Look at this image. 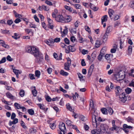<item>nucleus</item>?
Segmentation results:
<instances>
[{
  "label": "nucleus",
  "mask_w": 134,
  "mask_h": 134,
  "mask_svg": "<svg viewBox=\"0 0 134 134\" xmlns=\"http://www.w3.org/2000/svg\"><path fill=\"white\" fill-rule=\"evenodd\" d=\"M85 28L86 31H88L89 33L91 32L90 29L88 26H85Z\"/></svg>",
  "instance_id": "6e6d98bb"
},
{
  "label": "nucleus",
  "mask_w": 134,
  "mask_h": 134,
  "mask_svg": "<svg viewBox=\"0 0 134 134\" xmlns=\"http://www.w3.org/2000/svg\"><path fill=\"white\" fill-rule=\"evenodd\" d=\"M100 129L102 132H107V131L108 130V126L106 124H102L100 126Z\"/></svg>",
  "instance_id": "0eeeda50"
},
{
  "label": "nucleus",
  "mask_w": 134,
  "mask_h": 134,
  "mask_svg": "<svg viewBox=\"0 0 134 134\" xmlns=\"http://www.w3.org/2000/svg\"><path fill=\"white\" fill-rule=\"evenodd\" d=\"M71 16H68L67 17L65 18L63 15H59V22L62 23H68L70 22L72 20Z\"/></svg>",
  "instance_id": "7ed1b4c3"
},
{
  "label": "nucleus",
  "mask_w": 134,
  "mask_h": 134,
  "mask_svg": "<svg viewBox=\"0 0 134 134\" xmlns=\"http://www.w3.org/2000/svg\"><path fill=\"white\" fill-rule=\"evenodd\" d=\"M12 37L14 39L16 40L19 38V34L17 33H14V35L12 36Z\"/></svg>",
  "instance_id": "2f4dec72"
},
{
  "label": "nucleus",
  "mask_w": 134,
  "mask_h": 134,
  "mask_svg": "<svg viewBox=\"0 0 134 134\" xmlns=\"http://www.w3.org/2000/svg\"><path fill=\"white\" fill-rule=\"evenodd\" d=\"M94 68V65L93 64H92L90 66L88 72V75L90 76L93 71Z\"/></svg>",
  "instance_id": "f8f14e48"
},
{
  "label": "nucleus",
  "mask_w": 134,
  "mask_h": 134,
  "mask_svg": "<svg viewBox=\"0 0 134 134\" xmlns=\"http://www.w3.org/2000/svg\"><path fill=\"white\" fill-rule=\"evenodd\" d=\"M132 47L131 46H129L128 48V52L129 54H130L132 52Z\"/></svg>",
  "instance_id": "a19ab883"
},
{
  "label": "nucleus",
  "mask_w": 134,
  "mask_h": 134,
  "mask_svg": "<svg viewBox=\"0 0 134 134\" xmlns=\"http://www.w3.org/2000/svg\"><path fill=\"white\" fill-rule=\"evenodd\" d=\"M21 21V20L19 18H17L14 21V22L16 23H18Z\"/></svg>",
  "instance_id": "69168bd1"
},
{
  "label": "nucleus",
  "mask_w": 134,
  "mask_h": 134,
  "mask_svg": "<svg viewBox=\"0 0 134 134\" xmlns=\"http://www.w3.org/2000/svg\"><path fill=\"white\" fill-rule=\"evenodd\" d=\"M79 23V22L78 21H77L75 23L74 25L75 28L78 27L79 25L78 24Z\"/></svg>",
  "instance_id": "338daca9"
},
{
  "label": "nucleus",
  "mask_w": 134,
  "mask_h": 134,
  "mask_svg": "<svg viewBox=\"0 0 134 134\" xmlns=\"http://www.w3.org/2000/svg\"><path fill=\"white\" fill-rule=\"evenodd\" d=\"M45 3L47 5H52V2L48 1L47 0H46L45 1Z\"/></svg>",
  "instance_id": "680f3d73"
},
{
  "label": "nucleus",
  "mask_w": 134,
  "mask_h": 134,
  "mask_svg": "<svg viewBox=\"0 0 134 134\" xmlns=\"http://www.w3.org/2000/svg\"><path fill=\"white\" fill-rule=\"evenodd\" d=\"M30 132L32 133H35L36 131V130L34 128H31L29 130Z\"/></svg>",
  "instance_id": "e433bc0d"
},
{
  "label": "nucleus",
  "mask_w": 134,
  "mask_h": 134,
  "mask_svg": "<svg viewBox=\"0 0 134 134\" xmlns=\"http://www.w3.org/2000/svg\"><path fill=\"white\" fill-rule=\"evenodd\" d=\"M6 61V58L5 57L3 58L0 61V64L5 62Z\"/></svg>",
  "instance_id": "de8ad7c7"
},
{
  "label": "nucleus",
  "mask_w": 134,
  "mask_h": 134,
  "mask_svg": "<svg viewBox=\"0 0 134 134\" xmlns=\"http://www.w3.org/2000/svg\"><path fill=\"white\" fill-rule=\"evenodd\" d=\"M2 46L6 48H9V47L8 45L7 44H6L4 42V43H3L2 44Z\"/></svg>",
  "instance_id": "8fccbe9b"
},
{
  "label": "nucleus",
  "mask_w": 134,
  "mask_h": 134,
  "mask_svg": "<svg viewBox=\"0 0 134 134\" xmlns=\"http://www.w3.org/2000/svg\"><path fill=\"white\" fill-rule=\"evenodd\" d=\"M21 125L23 127L24 129H26L27 128V127L25 125L24 123L22 121H21Z\"/></svg>",
  "instance_id": "603ef678"
},
{
  "label": "nucleus",
  "mask_w": 134,
  "mask_h": 134,
  "mask_svg": "<svg viewBox=\"0 0 134 134\" xmlns=\"http://www.w3.org/2000/svg\"><path fill=\"white\" fill-rule=\"evenodd\" d=\"M126 120L128 122H132L134 119L131 117H129L126 119Z\"/></svg>",
  "instance_id": "7c9ffc66"
},
{
  "label": "nucleus",
  "mask_w": 134,
  "mask_h": 134,
  "mask_svg": "<svg viewBox=\"0 0 134 134\" xmlns=\"http://www.w3.org/2000/svg\"><path fill=\"white\" fill-rule=\"evenodd\" d=\"M70 65L65 63L64 64V69L66 70H70Z\"/></svg>",
  "instance_id": "c85d7f7f"
},
{
  "label": "nucleus",
  "mask_w": 134,
  "mask_h": 134,
  "mask_svg": "<svg viewBox=\"0 0 134 134\" xmlns=\"http://www.w3.org/2000/svg\"><path fill=\"white\" fill-rule=\"evenodd\" d=\"M66 53H68L70 52H74L75 50V48L73 46L69 45V46H65Z\"/></svg>",
  "instance_id": "39448f33"
},
{
  "label": "nucleus",
  "mask_w": 134,
  "mask_h": 134,
  "mask_svg": "<svg viewBox=\"0 0 134 134\" xmlns=\"http://www.w3.org/2000/svg\"><path fill=\"white\" fill-rule=\"evenodd\" d=\"M29 77L32 80L35 79V75L34 74H30L29 75Z\"/></svg>",
  "instance_id": "f704fd0d"
},
{
  "label": "nucleus",
  "mask_w": 134,
  "mask_h": 134,
  "mask_svg": "<svg viewBox=\"0 0 134 134\" xmlns=\"http://www.w3.org/2000/svg\"><path fill=\"white\" fill-rule=\"evenodd\" d=\"M107 111H108L109 112V114L110 115H112L113 113V109L109 107H107Z\"/></svg>",
  "instance_id": "5701e85b"
},
{
  "label": "nucleus",
  "mask_w": 134,
  "mask_h": 134,
  "mask_svg": "<svg viewBox=\"0 0 134 134\" xmlns=\"http://www.w3.org/2000/svg\"><path fill=\"white\" fill-rule=\"evenodd\" d=\"M123 127L124 129L128 128L129 129H132V127L130 126H128L126 124H124L123 126Z\"/></svg>",
  "instance_id": "c756f323"
},
{
  "label": "nucleus",
  "mask_w": 134,
  "mask_h": 134,
  "mask_svg": "<svg viewBox=\"0 0 134 134\" xmlns=\"http://www.w3.org/2000/svg\"><path fill=\"white\" fill-rule=\"evenodd\" d=\"M18 119L17 118L14 119V120L12 121H10L9 124L10 126H11L13 124H15L18 122Z\"/></svg>",
  "instance_id": "2eb2a0df"
},
{
  "label": "nucleus",
  "mask_w": 134,
  "mask_h": 134,
  "mask_svg": "<svg viewBox=\"0 0 134 134\" xmlns=\"http://www.w3.org/2000/svg\"><path fill=\"white\" fill-rule=\"evenodd\" d=\"M101 44L100 41L99 40H97L95 44V47H96L98 48L99 47Z\"/></svg>",
  "instance_id": "cd10ccee"
},
{
  "label": "nucleus",
  "mask_w": 134,
  "mask_h": 134,
  "mask_svg": "<svg viewBox=\"0 0 134 134\" xmlns=\"http://www.w3.org/2000/svg\"><path fill=\"white\" fill-rule=\"evenodd\" d=\"M64 41L65 43L67 44H69L70 43V41L67 38H65L64 39Z\"/></svg>",
  "instance_id": "09e8293b"
},
{
  "label": "nucleus",
  "mask_w": 134,
  "mask_h": 134,
  "mask_svg": "<svg viewBox=\"0 0 134 134\" xmlns=\"http://www.w3.org/2000/svg\"><path fill=\"white\" fill-rule=\"evenodd\" d=\"M37 105L41 109H42V110H44L46 111H47V110L48 108H47L46 109H45L44 107V105L43 104H37Z\"/></svg>",
  "instance_id": "dca6fc26"
},
{
  "label": "nucleus",
  "mask_w": 134,
  "mask_h": 134,
  "mask_svg": "<svg viewBox=\"0 0 134 134\" xmlns=\"http://www.w3.org/2000/svg\"><path fill=\"white\" fill-rule=\"evenodd\" d=\"M114 13V12L113 10L111 9H110L109 10L108 13L109 17L111 19H112V15H113V14Z\"/></svg>",
  "instance_id": "6ab92c4d"
},
{
  "label": "nucleus",
  "mask_w": 134,
  "mask_h": 134,
  "mask_svg": "<svg viewBox=\"0 0 134 134\" xmlns=\"http://www.w3.org/2000/svg\"><path fill=\"white\" fill-rule=\"evenodd\" d=\"M80 118L81 120L83 121H85L87 120V119L83 115L80 116Z\"/></svg>",
  "instance_id": "72a5a7b5"
},
{
  "label": "nucleus",
  "mask_w": 134,
  "mask_h": 134,
  "mask_svg": "<svg viewBox=\"0 0 134 134\" xmlns=\"http://www.w3.org/2000/svg\"><path fill=\"white\" fill-rule=\"evenodd\" d=\"M90 109L92 110L91 113L92 114V123L93 125H95V124L97 126V121L96 118V113L95 112V109L94 108L93 103V101H90Z\"/></svg>",
  "instance_id": "f03ea898"
},
{
  "label": "nucleus",
  "mask_w": 134,
  "mask_h": 134,
  "mask_svg": "<svg viewBox=\"0 0 134 134\" xmlns=\"http://www.w3.org/2000/svg\"><path fill=\"white\" fill-rule=\"evenodd\" d=\"M12 69L13 72L16 75V77L18 78H19L18 74H20L21 73V71H20V70L13 69V68H12Z\"/></svg>",
  "instance_id": "9b49d317"
},
{
  "label": "nucleus",
  "mask_w": 134,
  "mask_h": 134,
  "mask_svg": "<svg viewBox=\"0 0 134 134\" xmlns=\"http://www.w3.org/2000/svg\"><path fill=\"white\" fill-rule=\"evenodd\" d=\"M46 100L48 102H50L51 100V97L48 96H47L46 97Z\"/></svg>",
  "instance_id": "e2e57ef3"
},
{
  "label": "nucleus",
  "mask_w": 134,
  "mask_h": 134,
  "mask_svg": "<svg viewBox=\"0 0 134 134\" xmlns=\"http://www.w3.org/2000/svg\"><path fill=\"white\" fill-rule=\"evenodd\" d=\"M6 95L8 98L11 99H13L14 98V97L13 96L12 94L9 92H8L6 93Z\"/></svg>",
  "instance_id": "ddd939ff"
},
{
  "label": "nucleus",
  "mask_w": 134,
  "mask_h": 134,
  "mask_svg": "<svg viewBox=\"0 0 134 134\" xmlns=\"http://www.w3.org/2000/svg\"><path fill=\"white\" fill-rule=\"evenodd\" d=\"M91 132L93 134H100L99 132L96 129L92 130Z\"/></svg>",
  "instance_id": "58836bf2"
},
{
  "label": "nucleus",
  "mask_w": 134,
  "mask_h": 134,
  "mask_svg": "<svg viewBox=\"0 0 134 134\" xmlns=\"http://www.w3.org/2000/svg\"><path fill=\"white\" fill-rule=\"evenodd\" d=\"M122 89L120 87L118 86H116L115 87V92L116 96H119L121 95L122 92Z\"/></svg>",
  "instance_id": "423d86ee"
},
{
  "label": "nucleus",
  "mask_w": 134,
  "mask_h": 134,
  "mask_svg": "<svg viewBox=\"0 0 134 134\" xmlns=\"http://www.w3.org/2000/svg\"><path fill=\"white\" fill-rule=\"evenodd\" d=\"M14 105L17 109H20L21 106L20 104L17 103H14Z\"/></svg>",
  "instance_id": "79ce46f5"
},
{
  "label": "nucleus",
  "mask_w": 134,
  "mask_h": 134,
  "mask_svg": "<svg viewBox=\"0 0 134 134\" xmlns=\"http://www.w3.org/2000/svg\"><path fill=\"white\" fill-rule=\"evenodd\" d=\"M119 100L123 102H125L126 100V98L124 93H122L121 94L119 95Z\"/></svg>",
  "instance_id": "6e6552de"
},
{
  "label": "nucleus",
  "mask_w": 134,
  "mask_h": 134,
  "mask_svg": "<svg viewBox=\"0 0 134 134\" xmlns=\"http://www.w3.org/2000/svg\"><path fill=\"white\" fill-rule=\"evenodd\" d=\"M66 108L68 109L70 111L73 112L74 111V109L71 106L69 103H68L66 105Z\"/></svg>",
  "instance_id": "a211bd4d"
},
{
  "label": "nucleus",
  "mask_w": 134,
  "mask_h": 134,
  "mask_svg": "<svg viewBox=\"0 0 134 134\" xmlns=\"http://www.w3.org/2000/svg\"><path fill=\"white\" fill-rule=\"evenodd\" d=\"M108 34L107 33H106L105 32V33L104 34V36L103 37V42H104L106 41L107 39V38L108 35Z\"/></svg>",
  "instance_id": "aec40b11"
},
{
  "label": "nucleus",
  "mask_w": 134,
  "mask_h": 134,
  "mask_svg": "<svg viewBox=\"0 0 134 134\" xmlns=\"http://www.w3.org/2000/svg\"><path fill=\"white\" fill-rule=\"evenodd\" d=\"M71 41L73 42H74L76 41V38L74 36H72L70 38Z\"/></svg>",
  "instance_id": "4d7b16f0"
},
{
  "label": "nucleus",
  "mask_w": 134,
  "mask_h": 134,
  "mask_svg": "<svg viewBox=\"0 0 134 134\" xmlns=\"http://www.w3.org/2000/svg\"><path fill=\"white\" fill-rule=\"evenodd\" d=\"M108 16L107 15H105L102 16L101 18V22L103 24L104 22H106L107 21Z\"/></svg>",
  "instance_id": "f3484780"
},
{
  "label": "nucleus",
  "mask_w": 134,
  "mask_h": 134,
  "mask_svg": "<svg viewBox=\"0 0 134 134\" xmlns=\"http://www.w3.org/2000/svg\"><path fill=\"white\" fill-rule=\"evenodd\" d=\"M60 125H59V129L61 130L60 132H65V130L66 129L65 125L64 123L62 122H60Z\"/></svg>",
  "instance_id": "1a4fd4ad"
},
{
  "label": "nucleus",
  "mask_w": 134,
  "mask_h": 134,
  "mask_svg": "<svg viewBox=\"0 0 134 134\" xmlns=\"http://www.w3.org/2000/svg\"><path fill=\"white\" fill-rule=\"evenodd\" d=\"M35 76L38 78H39L40 75V72L38 70H36L35 72Z\"/></svg>",
  "instance_id": "bb28decb"
},
{
  "label": "nucleus",
  "mask_w": 134,
  "mask_h": 134,
  "mask_svg": "<svg viewBox=\"0 0 134 134\" xmlns=\"http://www.w3.org/2000/svg\"><path fill=\"white\" fill-rule=\"evenodd\" d=\"M19 94L20 96L21 97H23L24 96L25 94L24 91L23 90H21L19 92Z\"/></svg>",
  "instance_id": "4c0bfd02"
},
{
  "label": "nucleus",
  "mask_w": 134,
  "mask_h": 134,
  "mask_svg": "<svg viewBox=\"0 0 134 134\" xmlns=\"http://www.w3.org/2000/svg\"><path fill=\"white\" fill-rule=\"evenodd\" d=\"M52 16L53 18H54L55 19V20L59 22V19H58V14H55L54 13H53L52 14Z\"/></svg>",
  "instance_id": "b1692460"
},
{
  "label": "nucleus",
  "mask_w": 134,
  "mask_h": 134,
  "mask_svg": "<svg viewBox=\"0 0 134 134\" xmlns=\"http://www.w3.org/2000/svg\"><path fill=\"white\" fill-rule=\"evenodd\" d=\"M48 73L49 74H51L52 72V69L51 68H49L47 69V70Z\"/></svg>",
  "instance_id": "052dcab7"
},
{
  "label": "nucleus",
  "mask_w": 134,
  "mask_h": 134,
  "mask_svg": "<svg viewBox=\"0 0 134 134\" xmlns=\"http://www.w3.org/2000/svg\"><path fill=\"white\" fill-rule=\"evenodd\" d=\"M53 56H54V58L56 60H58V54H56L55 53H54L53 54Z\"/></svg>",
  "instance_id": "bf43d9fd"
},
{
  "label": "nucleus",
  "mask_w": 134,
  "mask_h": 134,
  "mask_svg": "<svg viewBox=\"0 0 134 134\" xmlns=\"http://www.w3.org/2000/svg\"><path fill=\"white\" fill-rule=\"evenodd\" d=\"M50 126L52 129H53L55 128V126L54 123L50 124Z\"/></svg>",
  "instance_id": "5fc2aeb1"
},
{
  "label": "nucleus",
  "mask_w": 134,
  "mask_h": 134,
  "mask_svg": "<svg viewBox=\"0 0 134 134\" xmlns=\"http://www.w3.org/2000/svg\"><path fill=\"white\" fill-rule=\"evenodd\" d=\"M60 74L63 76H67L69 74L66 72L64 71L63 70H61L60 72Z\"/></svg>",
  "instance_id": "412c9836"
},
{
  "label": "nucleus",
  "mask_w": 134,
  "mask_h": 134,
  "mask_svg": "<svg viewBox=\"0 0 134 134\" xmlns=\"http://www.w3.org/2000/svg\"><path fill=\"white\" fill-rule=\"evenodd\" d=\"M1 31L3 34H6L8 33L9 32V31L6 29L4 30H1Z\"/></svg>",
  "instance_id": "3c124183"
},
{
  "label": "nucleus",
  "mask_w": 134,
  "mask_h": 134,
  "mask_svg": "<svg viewBox=\"0 0 134 134\" xmlns=\"http://www.w3.org/2000/svg\"><path fill=\"white\" fill-rule=\"evenodd\" d=\"M32 89V92L33 95L35 97L36 96L37 93V92L35 89V86L32 87L31 88Z\"/></svg>",
  "instance_id": "4468645a"
},
{
  "label": "nucleus",
  "mask_w": 134,
  "mask_h": 134,
  "mask_svg": "<svg viewBox=\"0 0 134 134\" xmlns=\"http://www.w3.org/2000/svg\"><path fill=\"white\" fill-rule=\"evenodd\" d=\"M125 91L127 94H129L132 91V90L130 88H127L125 90Z\"/></svg>",
  "instance_id": "c9c22d12"
},
{
  "label": "nucleus",
  "mask_w": 134,
  "mask_h": 134,
  "mask_svg": "<svg viewBox=\"0 0 134 134\" xmlns=\"http://www.w3.org/2000/svg\"><path fill=\"white\" fill-rule=\"evenodd\" d=\"M113 55L112 54H107L105 56L106 59L108 60H110L113 59Z\"/></svg>",
  "instance_id": "9d476101"
},
{
  "label": "nucleus",
  "mask_w": 134,
  "mask_h": 134,
  "mask_svg": "<svg viewBox=\"0 0 134 134\" xmlns=\"http://www.w3.org/2000/svg\"><path fill=\"white\" fill-rule=\"evenodd\" d=\"M104 48H105V47H103L101 50L100 51V54H99V55H101L102 56H104V52L103 51Z\"/></svg>",
  "instance_id": "37998d69"
},
{
  "label": "nucleus",
  "mask_w": 134,
  "mask_h": 134,
  "mask_svg": "<svg viewBox=\"0 0 134 134\" xmlns=\"http://www.w3.org/2000/svg\"><path fill=\"white\" fill-rule=\"evenodd\" d=\"M7 59L8 61L11 62L13 60V59L10 56L8 55L7 57Z\"/></svg>",
  "instance_id": "864d4df0"
},
{
  "label": "nucleus",
  "mask_w": 134,
  "mask_h": 134,
  "mask_svg": "<svg viewBox=\"0 0 134 134\" xmlns=\"http://www.w3.org/2000/svg\"><path fill=\"white\" fill-rule=\"evenodd\" d=\"M64 7L66 10H68L70 12H72L73 9L72 8L67 5H65Z\"/></svg>",
  "instance_id": "a878e982"
},
{
  "label": "nucleus",
  "mask_w": 134,
  "mask_h": 134,
  "mask_svg": "<svg viewBox=\"0 0 134 134\" xmlns=\"http://www.w3.org/2000/svg\"><path fill=\"white\" fill-rule=\"evenodd\" d=\"M47 20L49 24H52L53 23V20H51L50 18L49 17L47 18Z\"/></svg>",
  "instance_id": "13d9d810"
},
{
  "label": "nucleus",
  "mask_w": 134,
  "mask_h": 134,
  "mask_svg": "<svg viewBox=\"0 0 134 134\" xmlns=\"http://www.w3.org/2000/svg\"><path fill=\"white\" fill-rule=\"evenodd\" d=\"M115 77L116 80L117 81H120L124 79L125 77V76L124 75L123 72L121 71H120L118 73L115 75Z\"/></svg>",
  "instance_id": "20e7f679"
},
{
  "label": "nucleus",
  "mask_w": 134,
  "mask_h": 134,
  "mask_svg": "<svg viewBox=\"0 0 134 134\" xmlns=\"http://www.w3.org/2000/svg\"><path fill=\"white\" fill-rule=\"evenodd\" d=\"M112 30V27L111 26H109L107 27L105 32L109 34V32L111 31Z\"/></svg>",
  "instance_id": "393cba45"
},
{
  "label": "nucleus",
  "mask_w": 134,
  "mask_h": 134,
  "mask_svg": "<svg viewBox=\"0 0 134 134\" xmlns=\"http://www.w3.org/2000/svg\"><path fill=\"white\" fill-rule=\"evenodd\" d=\"M130 7L134 9V1L131 2L130 4Z\"/></svg>",
  "instance_id": "a18cd8bd"
},
{
  "label": "nucleus",
  "mask_w": 134,
  "mask_h": 134,
  "mask_svg": "<svg viewBox=\"0 0 134 134\" xmlns=\"http://www.w3.org/2000/svg\"><path fill=\"white\" fill-rule=\"evenodd\" d=\"M27 51L33 54L36 58V61L38 63H40L42 61L43 56L40 53L38 49L34 47L29 46L26 49Z\"/></svg>",
  "instance_id": "f257e3e1"
},
{
  "label": "nucleus",
  "mask_w": 134,
  "mask_h": 134,
  "mask_svg": "<svg viewBox=\"0 0 134 134\" xmlns=\"http://www.w3.org/2000/svg\"><path fill=\"white\" fill-rule=\"evenodd\" d=\"M129 86L134 87V81H132L130 82L129 84Z\"/></svg>",
  "instance_id": "774afa93"
},
{
  "label": "nucleus",
  "mask_w": 134,
  "mask_h": 134,
  "mask_svg": "<svg viewBox=\"0 0 134 134\" xmlns=\"http://www.w3.org/2000/svg\"><path fill=\"white\" fill-rule=\"evenodd\" d=\"M29 113L31 115H33L34 114V111L32 109H29L28 110Z\"/></svg>",
  "instance_id": "473e14b6"
},
{
  "label": "nucleus",
  "mask_w": 134,
  "mask_h": 134,
  "mask_svg": "<svg viewBox=\"0 0 134 134\" xmlns=\"http://www.w3.org/2000/svg\"><path fill=\"white\" fill-rule=\"evenodd\" d=\"M94 11H96L98 9V7L96 6H91V8Z\"/></svg>",
  "instance_id": "ea45409f"
},
{
  "label": "nucleus",
  "mask_w": 134,
  "mask_h": 134,
  "mask_svg": "<svg viewBox=\"0 0 134 134\" xmlns=\"http://www.w3.org/2000/svg\"><path fill=\"white\" fill-rule=\"evenodd\" d=\"M101 111L102 113L103 114H107L108 113L107 108H102L101 109Z\"/></svg>",
  "instance_id": "4be33fe9"
},
{
  "label": "nucleus",
  "mask_w": 134,
  "mask_h": 134,
  "mask_svg": "<svg viewBox=\"0 0 134 134\" xmlns=\"http://www.w3.org/2000/svg\"><path fill=\"white\" fill-rule=\"evenodd\" d=\"M81 53L82 54L85 55L88 53V51L87 50L83 49L81 51Z\"/></svg>",
  "instance_id": "49530a36"
},
{
  "label": "nucleus",
  "mask_w": 134,
  "mask_h": 134,
  "mask_svg": "<svg viewBox=\"0 0 134 134\" xmlns=\"http://www.w3.org/2000/svg\"><path fill=\"white\" fill-rule=\"evenodd\" d=\"M74 5L76 9H80L81 8L80 5L79 4H76Z\"/></svg>",
  "instance_id": "c03bdc74"
},
{
  "label": "nucleus",
  "mask_w": 134,
  "mask_h": 134,
  "mask_svg": "<svg viewBox=\"0 0 134 134\" xmlns=\"http://www.w3.org/2000/svg\"><path fill=\"white\" fill-rule=\"evenodd\" d=\"M7 24L9 25H11L13 23V21H12V20H8L7 22Z\"/></svg>",
  "instance_id": "0e129e2a"
}]
</instances>
